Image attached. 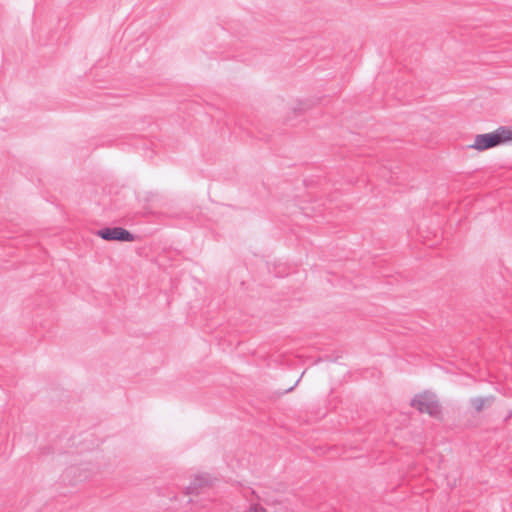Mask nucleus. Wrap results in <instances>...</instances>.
Here are the masks:
<instances>
[{"label":"nucleus","instance_id":"obj_5","mask_svg":"<svg viewBox=\"0 0 512 512\" xmlns=\"http://www.w3.org/2000/svg\"><path fill=\"white\" fill-rule=\"evenodd\" d=\"M494 398L492 396L490 397H476V398H473L471 399L470 403L472 405V407L477 411V412H480L482 411L484 408L488 407L489 405H491V403L493 402Z\"/></svg>","mask_w":512,"mask_h":512},{"label":"nucleus","instance_id":"obj_1","mask_svg":"<svg viewBox=\"0 0 512 512\" xmlns=\"http://www.w3.org/2000/svg\"><path fill=\"white\" fill-rule=\"evenodd\" d=\"M506 143H512V127L501 126L493 132L477 134L469 148L482 152Z\"/></svg>","mask_w":512,"mask_h":512},{"label":"nucleus","instance_id":"obj_4","mask_svg":"<svg viewBox=\"0 0 512 512\" xmlns=\"http://www.w3.org/2000/svg\"><path fill=\"white\" fill-rule=\"evenodd\" d=\"M213 480L208 474H199L194 477L188 489L196 492L202 488L208 487L212 484Z\"/></svg>","mask_w":512,"mask_h":512},{"label":"nucleus","instance_id":"obj_3","mask_svg":"<svg viewBox=\"0 0 512 512\" xmlns=\"http://www.w3.org/2000/svg\"><path fill=\"white\" fill-rule=\"evenodd\" d=\"M96 234L107 241L132 242L135 239L134 235L121 227L103 228L97 231Z\"/></svg>","mask_w":512,"mask_h":512},{"label":"nucleus","instance_id":"obj_2","mask_svg":"<svg viewBox=\"0 0 512 512\" xmlns=\"http://www.w3.org/2000/svg\"><path fill=\"white\" fill-rule=\"evenodd\" d=\"M411 406L421 413H427L432 417L441 415V405L437 396L429 391L415 395L411 401Z\"/></svg>","mask_w":512,"mask_h":512},{"label":"nucleus","instance_id":"obj_6","mask_svg":"<svg viewBox=\"0 0 512 512\" xmlns=\"http://www.w3.org/2000/svg\"><path fill=\"white\" fill-rule=\"evenodd\" d=\"M245 512H267V509L259 503H251Z\"/></svg>","mask_w":512,"mask_h":512}]
</instances>
